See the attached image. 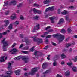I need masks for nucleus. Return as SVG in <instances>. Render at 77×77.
<instances>
[{"mask_svg":"<svg viewBox=\"0 0 77 77\" xmlns=\"http://www.w3.org/2000/svg\"><path fill=\"white\" fill-rule=\"evenodd\" d=\"M32 11H33V12H34V13H35V14H36L38 10H36V9L35 8H34L33 9Z\"/></svg>","mask_w":77,"mask_h":77,"instance_id":"obj_33","label":"nucleus"},{"mask_svg":"<svg viewBox=\"0 0 77 77\" xmlns=\"http://www.w3.org/2000/svg\"><path fill=\"white\" fill-rule=\"evenodd\" d=\"M49 19L50 20L51 22V23L53 24L54 23V20L55 19V17H52L49 18Z\"/></svg>","mask_w":77,"mask_h":77,"instance_id":"obj_8","label":"nucleus"},{"mask_svg":"<svg viewBox=\"0 0 77 77\" xmlns=\"http://www.w3.org/2000/svg\"><path fill=\"white\" fill-rule=\"evenodd\" d=\"M20 72H21V70H16L15 71V72L16 74V75H18L20 74H19Z\"/></svg>","mask_w":77,"mask_h":77,"instance_id":"obj_20","label":"nucleus"},{"mask_svg":"<svg viewBox=\"0 0 77 77\" xmlns=\"http://www.w3.org/2000/svg\"><path fill=\"white\" fill-rule=\"evenodd\" d=\"M61 33H66V31L65 30V29H63L61 31Z\"/></svg>","mask_w":77,"mask_h":77,"instance_id":"obj_31","label":"nucleus"},{"mask_svg":"<svg viewBox=\"0 0 77 77\" xmlns=\"http://www.w3.org/2000/svg\"><path fill=\"white\" fill-rule=\"evenodd\" d=\"M23 47V44H22L20 47H19V48H21L22 47Z\"/></svg>","mask_w":77,"mask_h":77,"instance_id":"obj_53","label":"nucleus"},{"mask_svg":"<svg viewBox=\"0 0 77 77\" xmlns=\"http://www.w3.org/2000/svg\"><path fill=\"white\" fill-rule=\"evenodd\" d=\"M45 42H48V39H45Z\"/></svg>","mask_w":77,"mask_h":77,"instance_id":"obj_56","label":"nucleus"},{"mask_svg":"<svg viewBox=\"0 0 77 77\" xmlns=\"http://www.w3.org/2000/svg\"><path fill=\"white\" fill-rule=\"evenodd\" d=\"M12 25L11 24L10 26H8V28L9 29L11 30V29H12Z\"/></svg>","mask_w":77,"mask_h":77,"instance_id":"obj_35","label":"nucleus"},{"mask_svg":"<svg viewBox=\"0 0 77 77\" xmlns=\"http://www.w3.org/2000/svg\"><path fill=\"white\" fill-rule=\"evenodd\" d=\"M24 75L25 76H27V73H26L24 74Z\"/></svg>","mask_w":77,"mask_h":77,"instance_id":"obj_61","label":"nucleus"},{"mask_svg":"<svg viewBox=\"0 0 77 77\" xmlns=\"http://www.w3.org/2000/svg\"><path fill=\"white\" fill-rule=\"evenodd\" d=\"M72 70L74 72L77 71V68L75 67H72Z\"/></svg>","mask_w":77,"mask_h":77,"instance_id":"obj_27","label":"nucleus"},{"mask_svg":"<svg viewBox=\"0 0 77 77\" xmlns=\"http://www.w3.org/2000/svg\"><path fill=\"white\" fill-rule=\"evenodd\" d=\"M34 6H36L37 7H38V6H39V4H34Z\"/></svg>","mask_w":77,"mask_h":77,"instance_id":"obj_48","label":"nucleus"},{"mask_svg":"<svg viewBox=\"0 0 77 77\" xmlns=\"http://www.w3.org/2000/svg\"><path fill=\"white\" fill-rule=\"evenodd\" d=\"M21 51L22 53H25V54H27L28 53V51Z\"/></svg>","mask_w":77,"mask_h":77,"instance_id":"obj_39","label":"nucleus"},{"mask_svg":"<svg viewBox=\"0 0 77 77\" xmlns=\"http://www.w3.org/2000/svg\"><path fill=\"white\" fill-rule=\"evenodd\" d=\"M50 26H48L47 27L46 29H45V30H48V29H50Z\"/></svg>","mask_w":77,"mask_h":77,"instance_id":"obj_51","label":"nucleus"},{"mask_svg":"<svg viewBox=\"0 0 77 77\" xmlns=\"http://www.w3.org/2000/svg\"><path fill=\"white\" fill-rule=\"evenodd\" d=\"M38 19L39 16L38 15L35 16L33 17V20H35V21L38 20Z\"/></svg>","mask_w":77,"mask_h":77,"instance_id":"obj_13","label":"nucleus"},{"mask_svg":"<svg viewBox=\"0 0 77 77\" xmlns=\"http://www.w3.org/2000/svg\"><path fill=\"white\" fill-rule=\"evenodd\" d=\"M23 57H26V58H28V59H26V60H25V63H27L28 62V59H29V57H27L26 56Z\"/></svg>","mask_w":77,"mask_h":77,"instance_id":"obj_38","label":"nucleus"},{"mask_svg":"<svg viewBox=\"0 0 77 77\" xmlns=\"http://www.w3.org/2000/svg\"><path fill=\"white\" fill-rule=\"evenodd\" d=\"M47 64L46 63H45L43 64L42 68L44 69H45L47 68Z\"/></svg>","mask_w":77,"mask_h":77,"instance_id":"obj_15","label":"nucleus"},{"mask_svg":"<svg viewBox=\"0 0 77 77\" xmlns=\"http://www.w3.org/2000/svg\"><path fill=\"white\" fill-rule=\"evenodd\" d=\"M5 4H4V6H7L8 4V2L7 1L6 3L4 2Z\"/></svg>","mask_w":77,"mask_h":77,"instance_id":"obj_43","label":"nucleus"},{"mask_svg":"<svg viewBox=\"0 0 77 77\" xmlns=\"http://www.w3.org/2000/svg\"><path fill=\"white\" fill-rule=\"evenodd\" d=\"M22 6V4L20 3L19 4V5H17L18 7H19V8H20V7H21V6Z\"/></svg>","mask_w":77,"mask_h":77,"instance_id":"obj_49","label":"nucleus"},{"mask_svg":"<svg viewBox=\"0 0 77 77\" xmlns=\"http://www.w3.org/2000/svg\"><path fill=\"white\" fill-rule=\"evenodd\" d=\"M36 13H37L38 14H41V11L37 10Z\"/></svg>","mask_w":77,"mask_h":77,"instance_id":"obj_42","label":"nucleus"},{"mask_svg":"<svg viewBox=\"0 0 77 77\" xmlns=\"http://www.w3.org/2000/svg\"><path fill=\"white\" fill-rule=\"evenodd\" d=\"M63 23H64V20L63 18H61L60 19L57 24L59 25H60V24H62Z\"/></svg>","mask_w":77,"mask_h":77,"instance_id":"obj_7","label":"nucleus"},{"mask_svg":"<svg viewBox=\"0 0 77 77\" xmlns=\"http://www.w3.org/2000/svg\"><path fill=\"white\" fill-rule=\"evenodd\" d=\"M11 20H14V19L16 18V16H11Z\"/></svg>","mask_w":77,"mask_h":77,"instance_id":"obj_32","label":"nucleus"},{"mask_svg":"<svg viewBox=\"0 0 77 77\" xmlns=\"http://www.w3.org/2000/svg\"><path fill=\"white\" fill-rule=\"evenodd\" d=\"M46 35H41V37L42 38H44L45 36Z\"/></svg>","mask_w":77,"mask_h":77,"instance_id":"obj_58","label":"nucleus"},{"mask_svg":"<svg viewBox=\"0 0 77 77\" xmlns=\"http://www.w3.org/2000/svg\"><path fill=\"white\" fill-rule=\"evenodd\" d=\"M38 69V68H35L32 69L31 70V72H29V75H34L35 74V72H36Z\"/></svg>","mask_w":77,"mask_h":77,"instance_id":"obj_3","label":"nucleus"},{"mask_svg":"<svg viewBox=\"0 0 77 77\" xmlns=\"http://www.w3.org/2000/svg\"><path fill=\"white\" fill-rule=\"evenodd\" d=\"M35 30H35V29L34 28V29L32 30V32H35Z\"/></svg>","mask_w":77,"mask_h":77,"instance_id":"obj_64","label":"nucleus"},{"mask_svg":"<svg viewBox=\"0 0 77 77\" xmlns=\"http://www.w3.org/2000/svg\"><path fill=\"white\" fill-rule=\"evenodd\" d=\"M5 56H3L2 57L0 58V62H5Z\"/></svg>","mask_w":77,"mask_h":77,"instance_id":"obj_16","label":"nucleus"},{"mask_svg":"<svg viewBox=\"0 0 77 77\" xmlns=\"http://www.w3.org/2000/svg\"><path fill=\"white\" fill-rule=\"evenodd\" d=\"M67 65H68V66H72V63H67Z\"/></svg>","mask_w":77,"mask_h":77,"instance_id":"obj_34","label":"nucleus"},{"mask_svg":"<svg viewBox=\"0 0 77 77\" xmlns=\"http://www.w3.org/2000/svg\"><path fill=\"white\" fill-rule=\"evenodd\" d=\"M6 73L8 74V75H11L12 74V71H9L6 72Z\"/></svg>","mask_w":77,"mask_h":77,"instance_id":"obj_17","label":"nucleus"},{"mask_svg":"<svg viewBox=\"0 0 77 77\" xmlns=\"http://www.w3.org/2000/svg\"><path fill=\"white\" fill-rule=\"evenodd\" d=\"M72 51V49L70 48V50H69V53H70V52H71V51Z\"/></svg>","mask_w":77,"mask_h":77,"instance_id":"obj_60","label":"nucleus"},{"mask_svg":"<svg viewBox=\"0 0 77 77\" xmlns=\"http://www.w3.org/2000/svg\"><path fill=\"white\" fill-rule=\"evenodd\" d=\"M2 43L3 44V51H6L7 49L6 48V46L8 45L7 41H5V39H3L2 42Z\"/></svg>","mask_w":77,"mask_h":77,"instance_id":"obj_2","label":"nucleus"},{"mask_svg":"<svg viewBox=\"0 0 77 77\" xmlns=\"http://www.w3.org/2000/svg\"><path fill=\"white\" fill-rule=\"evenodd\" d=\"M20 36L21 38H23V37L24 36V35L23 34H20Z\"/></svg>","mask_w":77,"mask_h":77,"instance_id":"obj_47","label":"nucleus"},{"mask_svg":"<svg viewBox=\"0 0 77 77\" xmlns=\"http://www.w3.org/2000/svg\"><path fill=\"white\" fill-rule=\"evenodd\" d=\"M9 11H8L6 12H5V15H8L9 14Z\"/></svg>","mask_w":77,"mask_h":77,"instance_id":"obj_45","label":"nucleus"},{"mask_svg":"<svg viewBox=\"0 0 77 77\" xmlns=\"http://www.w3.org/2000/svg\"><path fill=\"white\" fill-rule=\"evenodd\" d=\"M58 14H60V10L58 9Z\"/></svg>","mask_w":77,"mask_h":77,"instance_id":"obj_57","label":"nucleus"},{"mask_svg":"<svg viewBox=\"0 0 77 77\" xmlns=\"http://www.w3.org/2000/svg\"><path fill=\"white\" fill-rule=\"evenodd\" d=\"M57 65V63L56 61H54L53 63V66H56Z\"/></svg>","mask_w":77,"mask_h":77,"instance_id":"obj_29","label":"nucleus"},{"mask_svg":"<svg viewBox=\"0 0 77 77\" xmlns=\"http://www.w3.org/2000/svg\"><path fill=\"white\" fill-rule=\"evenodd\" d=\"M17 4V1L16 0L11 1L10 2V5H15Z\"/></svg>","mask_w":77,"mask_h":77,"instance_id":"obj_11","label":"nucleus"},{"mask_svg":"<svg viewBox=\"0 0 77 77\" xmlns=\"http://www.w3.org/2000/svg\"><path fill=\"white\" fill-rule=\"evenodd\" d=\"M61 65H64L65 64V62L63 61H62L61 63Z\"/></svg>","mask_w":77,"mask_h":77,"instance_id":"obj_59","label":"nucleus"},{"mask_svg":"<svg viewBox=\"0 0 77 77\" xmlns=\"http://www.w3.org/2000/svg\"><path fill=\"white\" fill-rule=\"evenodd\" d=\"M12 68V66H11V63H10V62H9L8 63V70H11V69Z\"/></svg>","mask_w":77,"mask_h":77,"instance_id":"obj_14","label":"nucleus"},{"mask_svg":"<svg viewBox=\"0 0 77 77\" xmlns=\"http://www.w3.org/2000/svg\"><path fill=\"white\" fill-rule=\"evenodd\" d=\"M34 29H35V30H37L39 29V24H37L36 26L34 27Z\"/></svg>","mask_w":77,"mask_h":77,"instance_id":"obj_19","label":"nucleus"},{"mask_svg":"<svg viewBox=\"0 0 77 77\" xmlns=\"http://www.w3.org/2000/svg\"><path fill=\"white\" fill-rule=\"evenodd\" d=\"M56 77H62V76L60 75L59 74H57V75Z\"/></svg>","mask_w":77,"mask_h":77,"instance_id":"obj_54","label":"nucleus"},{"mask_svg":"<svg viewBox=\"0 0 77 77\" xmlns=\"http://www.w3.org/2000/svg\"><path fill=\"white\" fill-rule=\"evenodd\" d=\"M20 59H21L22 60H26V59H28V58H26L24 56L20 55L17 57H15L14 59L15 60H20Z\"/></svg>","mask_w":77,"mask_h":77,"instance_id":"obj_4","label":"nucleus"},{"mask_svg":"<svg viewBox=\"0 0 77 77\" xmlns=\"http://www.w3.org/2000/svg\"><path fill=\"white\" fill-rule=\"evenodd\" d=\"M38 52L37 51H36L35 52H34V55H35V56L36 58H38V57H39V56L37 55V54L38 53Z\"/></svg>","mask_w":77,"mask_h":77,"instance_id":"obj_25","label":"nucleus"},{"mask_svg":"<svg viewBox=\"0 0 77 77\" xmlns=\"http://www.w3.org/2000/svg\"><path fill=\"white\" fill-rule=\"evenodd\" d=\"M25 42H26V44L27 45H29V43L30 42V41L26 37L25 38Z\"/></svg>","mask_w":77,"mask_h":77,"instance_id":"obj_9","label":"nucleus"},{"mask_svg":"<svg viewBox=\"0 0 77 77\" xmlns=\"http://www.w3.org/2000/svg\"><path fill=\"white\" fill-rule=\"evenodd\" d=\"M72 60L74 62H76L77 60V56L75 57L74 58H73Z\"/></svg>","mask_w":77,"mask_h":77,"instance_id":"obj_36","label":"nucleus"},{"mask_svg":"<svg viewBox=\"0 0 77 77\" xmlns=\"http://www.w3.org/2000/svg\"><path fill=\"white\" fill-rule=\"evenodd\" d=\"M67 14H68V12H67L66 10H64L63 12L61 13V14L62 15H66Z\"/></svg>","mask_w":77,"mask_h":77,"instance_id":"obj_23","label":"nucleus"},{"mask_svg":"<svg viewBox=\"0 0 77 77\" xmlns=\"http://www.w3.org/2000/svg\"><path fill=\"white\" fill-rule=\"evenodd\" d=\"M42 39L41 38H38L37 40V43H42Z\"/></svg>","mask_w":77,"mask_h":77,"instance_id":"obj_21","label":"nucleus"},{"mask_svg":"<svg viewBox=\"0 0 77 77\" xmlns=\"http://www.w3.org/2000/svg\"><path fill=\"white\" fill-rule=\"evenodd\" d=\"M69 75H70V73L69 72V70L66 72L65 73V76L66 77L69 76Z\"/></svg>","mask_w":77,"mask_h":77,"instance_id":"obj_18","label":"nucleus"},{"mask_svg":"<svg viewBox=\"0 0 77 77\" xmlns=\"http://www.w3.org/2000/svg\"><path fill=\"white\" fill-rule=\"evenodd\" d=\"M15 26H17L18 24H19V22L18 21H16L14 23Z\"/></svg>","mask_w":77,"mask_h":77,"instance_id":"obj_30","label":"nucleus"},{"mask_svg":"<svg viewBox=\"0 0 77 77\" xmlns=\"http://www.w3.org/2000/svg\"><path fill=\"white\" fill-rule=\"evenodd\" d=\"M51 35H48L46 37V38H51Z\"/></svg>","mask_w":77,"mask_h":77,"instance_id":"obj_52","label":"nucleus"},{"mask_svg":"<svg viewBox=\"0 0 77 77\" xmlns=\"http://www.w3.org/2000/svg\"><path fill=\"white\" fill-rule=\"evenodd\" d=\"M16 45V43H14L13 45H12V47H15V45Z\"/></svg>","mask_w":77,"mask_h":77,"instance_id":"obj_55","label":"nucleus"},{"mask_svg":"<svg viewBox=\"0 0 77 77\" xmlns=\"http://www.w3.org/2000/svg\"><path fill=\"white\" fill-rule=\"evenodd\" d=\"M20 19L22 20H24V18L23 17V15H21L20 16Z\"/></svg>","mask_w":77,"mask_h":77,"instance_id":"obj_37","label":"nucleus"},{"mask_svg":"<svg viewBox=\"0 0 77 77\" xmlns=\"http://www.w3.org/2000/svg\"><path fill=\"white\" fill-rule=\"evenodd\" d=\"M61 59H64V58L66 57V56L65 55V54L63 53L61 55Z\"/></svg>","mask_w":77,"mask_h":77,"instance_id":"obj_24","label":"nucleus"},{"mask_svg":"<svg viewBox=\"0 0 77 77\" xmlns=\"http://www.w3.org/2000/svg\"><path fill=\"white\" fill-rule=\"evenodd\" d=\"M69 8H70L72 9V8H74V7L73 6H70V7H69Z\"/></svg>","mask_w":77,"mask_h":77,"instance_id":"obj_62","label":"nucleus"},{"mask_svg":"<svg viewBox=\"0 0 77 77\" xmlns=\"http://www.w3.org/2000/svg\"><path fill=\"white\" fill-rule=\"evenodd\" d=\"M33 39L34 41H36V38H34Z\"/></svg>","mask_w":77,"mask_h":77,"instance_id":"obj_63","label":"nucleus"},{"mask_svg":"<svg viewBox=\"0 0 77 77\" xmlns=\"http://www.w3.org/2000/svg\"><path fill=\"white\" fill-rule=\"evenodd\" d=\"M4 22L6 23L5 24H4L5 26H8V25L9 24V21L8 20H5L4 21Z\"/></svg>","mask_w":77,"mask_h":77,"instance_id":"obj_12","label":"nucleus"},{"mask_svg":"<svg viewBox=\"0 0 77 77\" xmlns=\"http://www.w3.org/2000/svg\"><path fill=\"white\" fill-rule=\"evenodd\" d=\"M54 10V7L52 6L51 7H49L47 8L45 11V12H47L48 11H53Z\"/></svg>","mask_w":77,"mask_h":77,"instance_id":"obj_6","label":"nucleus"},{"mask_svg":"<svg viewBox=\"0 0 77 77\" xmlns=\"http://www.w3.org/2000/svg\"><path fill=\"white\" fill-rule=\"evenodd\" d=\"M53 36L56 38L57 37V39L59 40V41L60 42H62L63 40L65 38V37L64 35H61L59 34H54L53 35Z\"/></svg>","mask_w":77,"mask_h":77,"instance_id":"obj_1","label":"nucleus"},{"mask_svg":"<svg viewBox=\"0 0 77 77\" xmlns=\"http://www.w3.org/2000/svg\"><path fill=\"white\" fill-rule=\"evenodd\" d=\"M34 48H35V47L33 46L32 48H31L30 49L31 51H32V52L34 50Z\"/></svg>","mask_w":77,"mask_h":77,"instance_id":"obj_44","label":"nucleus"},{"mask_svg":"<svg viewBox=\"0 0 77 77\" xmlns=\"http://www.w3.org/2000/svg\"><path fill=\"white\" fill-rule=\"evenodd\" d=\"M67 31L69 33H71V30L70 29V28H69L67 29Z\"/></svg>","mask_w":77,"mask_h":77,"instance_id":"obj_40","label":"nucleus"},{"mask_svg":"<svg viewBox=\"0 0 77 77\" xmlns=\"http://www.w3.org/2000/svg\"><path fill=\"white\" fill-rule=\"evenodd\" d=\"M50 72V70H47L46 71H45L43 73V75H42V77H45V74H46L48 73H49V72Z\"/></svg>","mask_w":77,"mask_h":77,"instance_id":"obj_10","label":"nucleus"},{"mask_svg":"<svg viewBox=\"0 0 77 77\" xmlns=\"http://www.w3.org/2000/svg\"><path fill=\"white\" fill-rule=\"evenodd\" d=\"M50 2V0H48V1L47 0H45L44 2V4H47L48 3H49V2Z\"/></svg>","mask_w":77,"mask_h":77,"instance_id":"obj_28","label":"nucleus"},{"mask_svg":"<svg viewBox=\"0 0 77 77\" xmlns=\"http://www.w3.org/2000/svg\"><path fill=\"white\" fill-rule=\"evenodd\" d=\"M18 50L15 48H14L13 49H11L9 51L10 53L11 52L12 54H15L17 52H18Z\"/></svg>","mask_w":77,"mask_h":77,"instance_id":"obj_5","label":"nucleus"},{"mask_svg":"<svg viewBox=\"0 0 77 77\" xmlns=\"http://www.w3.org/2000/svg\"><path fill=\"white\" fill-rule=\"evenodd\" d=\"M65 19L66 20V21H68V20H69V17H68V16H66Z\"/></svg>","mask_w":77,"mask_h":77,"instance_id":"obj_41","label":"nucleus"},{"mask_svg":"<svg viewBox=\"0 0 77 77\" xmlns=\"http://www.w3.org/2000/svg\"><path fill=\"white\" fill-rule=\"evenodd\" d=\"M52 44L53 45H54V46H56V44L55 43L52 42Z\"/></svg>","mask_w":77,"mask_h":77,"instance_id":"obj_50","label":"nucleus"},{"mask_svg":"<svg viewBox=\"0 0 77 77\" xmlns=\"http://www.w3.org/2000/svg\"><path fill=\"white\" fill-rule=\"evenodd\" d=\"M53 32V29H50V30H48V32H45L44 35H46L48 34V33H49V32Z\"/></svg>","mask_w":77,"mask_h":77,"instance_id":"obj_22","label":"nucleus"},{"mask_svg":"<svg viewBox=\"0 0 77 77\" xmlns=\"http://www.w3.org/2000/svg\"><path fill=\"white\" fill-rule=\"evenodd\" d=\"M66 47L68 48V47H70V46L71 45V44L70 43H67L66 44Z\"/></svg>","mask_w":77,"mask_h":77,"instance_id":"obj_26","label":"nucleus"},{"mask_svg":"<svg viewBox=\"0 0 77 77\" xmlns=\"http://www.w3.org/2000/svg\"><path fill=\"white\" fill-rule=\"evenodd\" d=\"M48 48V46L47 45L44 48V49H45V50H47Z\"/></svg>","mask_w":77,"mask_h":77,"instance_id":"obj_46","label":"nucleus"}]
</instances>
